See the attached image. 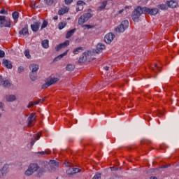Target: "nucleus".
Wrapping results in <instances>:
<instances>
[{"mask_svg": "<svg viewBox=\"0 0 179 179\" xmlns=\"http://www.w3.org/2000/svg\"><path fill=\"white\" fill-rule=\"evenodd\" d=\"M143 13H148V15H152L153 16H155V15H157V13H159V9H150L147 7L142 8L141 6H138L132 13L131 17L134 22H138V20H139L141 15H143Z\"/></svg>", "mask_w": 179, "mask_h": 179, "instance_id": "1", "label": "nucleus"}, {"mask_svg": "<svg viewBox=\"0 0 179 179\" xmlns=\"http://www.w3.org/2000/svg\"><path fill=\"white\" fill-rule=\"evenodd\" d=\"M45 168L49 171H55L59 167V163L55 160H50V162H45Z\"/></svg>", "mask_w": 179, "mask_h": 179, "instance_id": "2", "label": "nucleus"}, {"mask_svg": "<svg viewBox=\"0 0 179 179\" xmlns=\"http://www.w3.org/2000/svg\"><path fill=\"white\" fill-rule=\"evenodd\" d=\"M92 9H88V13H84L78 18V24L82 26V24H84V23H86L89 19L92 18Z\"/></svg>", "mask_w": 179, "mask_h": 179, "instance_id": "3", "label": "nucleus"}, {"mask_svg": "<svg viewBox=\"0 0 179 179\" xmlns=\"http://www.w3.org/2000/svg\"><path fill=\"white\" fill-rule=\"evenodd\" d=\"M39 166L37 164H31L29 166L27 170L24 172L25 176L29 177V176H33L37 170H38Z\"/></svg>", "mask_w": 179, "mask_h": 179, "instance_id": "4", "label": "nucleus"}, {"mask_svg": "<svg viewBox=\"0 0 179 179\" xmlns=\"http://www.w3.org/2000/svg\"><path fill=\"white\" fill-rule=\"evenodd\" d=\"M128 26H129V22L128 20H124L121 22V24L115 29L117 33H124L127 29H128Z\"/></svg>", "mask_w": 179, "mask_h": 179, "instance_id": "5", "label": "nucleus"}, {"mask_svg": "<svg viewBox=\"0 0 179 179\" xmlns=\"http://www.w3.org/2000/svg\"><path fill=\"white\" fill-rule=\"evenodd\" d=\"M90 61H92V55L89 52H85L82 57L79 58L78 63L83 64V62H90Z\"/></svg>", "mask_w": 179, "mask_h": 179, "instance_id": "6", "label": "nucleus"}, {"mask_svg": "<svg viewBox=\"0 0 179 179\" xmlns=\"http://www.w3.org/2000/svg\"><path fill=\"white\" fill-rule=\"evenodd\" d=\"M36 113H31L27 118V127L30 128L36 124Z\"/></svg>", "mask_w": 179, "mask_h": 179, "instance_id": "7", "label": "nucleus"}, {"mask_svg": "<svg viewBox=\"0 0 179 179\" xmlns=\"http://www.w3.org/2000/svg\"><path fill=\"white\" fill-rule=\"evenodd\" d=\"M45 162H43L42 167L40 168L36 171V177H43L44 176V173H45Z\"/></svg>", "mask_w": 179, "mask_h": 179, "instance_id": "8", "label": "nucleus"}, {"mask_svg": "<svg viewBox=\"0 0 179 179\" xmlns=\"http://www.w3.org/2000/svg\"><path fill=\"white\" fill-rule=\"evenodd\" d=\"M114 37H115V35L113 34V33H108L105 36L104 41L107 44H110L114 40Z\"/></svg>", "mask_w": 179, "mask_h": 179, "instance_id": "9", "label": "nucleus"}, {"mask_svg": "<svg viewBox=\"0 0 179 179\" xmlns=\"http://www.w3.org/2000/svg\"><path fill=\"white\" fill-rule=\"evenodd\" d=\"M69 43H70L69 41L66 40L64 43L57 45L55 48L56 51H59L61 48H66V47H68V45H69Z\"/></svg>", "mask_w": 179, "mask_h": 179, "instance_id": "10", "label": "nucleus"}, {"mask_svg": "<svg viewBox=\"0 0 179 179\" xmlns=\"http://www.w3.org/2000/svg\"><path fill=\"white\" fill-rule=\"evenodd\" d=\"M41 24V22L36 21L34 24H31V29L32 31H34L36 33V31H38V29H40V25Z\"/></svg>", "mask_w": 179, "mask_h": 179, "instance_id": "11", "label": "nucleus"}, {"mask_svg": "<svg viewBox=\"0 0 179 179\" xmlns=\"http://www.w3.org/2000/svg\"><path fill=\"white\" fill-rule=\"evenodd\" d=\"M166 4L168 5L169 8H171L172 9H174V8H177V6H178V3L174 0L167 1Z\"/></svg>", "mask_w": 179, "mask_h": 179, "instance_id": "12", "label": "nucleus"}, {"mask_svg": "<svg viewBox=\"0 0 179 179\" xmlns=\"http://www.w3.org/2000/svg\"><path fill=\"white\" fill-rule=\"evenodd\" d=\"M3 65H4V66H6V68H7L8 69H12L13 68L12 62L6 59H3Z\"/></svg>", "mask_w": 179, "mask_h": 179, "instance_id": "13", "label": "nucleus"}, {"mask_svg": "<svg viewBox=\"0 0 179 179\" xmlns=\"http://www.w3.org/2000/svg\"><path fill=\"white\" fill-rule=\"evenodd\" d=\"M29 69H30L31 72L37 73L38 69H40V67L38 66V64H31L29 65Z\"/></svg>", "mask_w": 179, "mask_h": 179, "instance_id": "14", "label": "nucleus"}, {"mask_svg": "<svg viewBox=\"0 0 179 179\" xmlns=\"http://www.w3.org/2000/svg\"><path fill=\"white\" fill-rule=\"evenodd\" d=\"M0 86H3V87H10L12 86V84H10V82L9 80H0Z\"/></svg>", "mask_w": 179, "mask_h": 179, "instance_id": "15", "label": "nucleus"}, {"mask_svg": "<svg viewBox=\"0 0 179 179\" xmlns=\"http://www.w3.org/2000/svg\"><path fill=\"white\" fill-rule=\"evenodd\" d=\"M12 24V21L10 20H6V17L4 16V20H3V27H10Z\"/></svg>", "mask_w": 179, "mask_h": 179, "instance_id": "16", "label": "nucleus"}, {"mask_svg": "<svg viewBox=\"0 0 179 179\" xmlns=\"http://www.w3.org/2000/svg\"><path fill=\"white\" fill-rule=\"evenodd\" d=\"M19 34L22 35V36H26L27 34H29V28H28V26L27 25H25L24 27H23L22 29V30H20L19 31Z\"/></svg>", "mask_w": 179, "mask_h": 179, "instance_id": "17", "label": "nucleus"}, {"mask_svg": "<svg viewBox=\"0 0 179 179\" xmlns=\"http://www.w3.org/2000/svg\"><path fill=\"white\" fill-rule=\"evenodd\" d=\"M104 48H106V46L103 44L98 43L96 45V54H99V52H100V51H103V50H104Z\"/></svg>", "mask_w": 179, "mask_h": 179, "instance_id": "18", "label": "nucleus"}, {"mask_svg": "<svg viewBox=\"0 0 179 179\" xmlns=\"http://www.w3.org/2000/svg\"><path fill=\"white\" fill-rule=\"evenodd\" d=\"M6 101H9V102L15 101V100H16V96H15V95H6Z\"/></svg>", "mask_w": 179, "mask_h": 179, "instance_id": "19", "label": "nucleus"}, {"mask_svg": "<svg viewBox=\"0 0 179 179\" xmlns=\"http://www.w3.org/2000/svg\"><path fill=\"white\" fill-rule=\"evenodd\" d=\"M66 71H68L69 72L75 71V65L72 64H67L66 66Z\"/></svg>", "mask_w": 179, "mask_h": 179, "instance_id": "20", "label": "nucleus"}, {"mask_svg": "<svg viewBox=\"0 0 179 179\" xmlns=\"http://www.w3.org/2000/svg\"><path fill=\"white\" fill-rule=\"evenodd\" d=\"M8 169H9L8 165H4L3 168L0 169V171L1 172V174H3V176H6V174H8Z\"/></svg>", "mask_w": 179, "mask_h": 179, "instance_id": "21", "label": "nucleus"}, {"mask_svg": "<svg viewBox=\"0 0 179 179\" xmlns=\"http://www.w3.org/2000/svg\"><path fill=\"white\" fill-rule=\"evenodd\" d=\"M30 79L33 81L37 80V73L31 71L29 73Z\"/></svg>", "mask_w": 179, "mask_h": 179, "instance_id": "22", "label": "nucleus"}, {"mask_svg": "<svg viewBox=\"0 0 179 179\" xmlns=\"http://www.w3.org/2000/svg\"><path fill=\"white\" fill-rule=\"evenodd\" d=\"M75 31H76V29L69 31L66 34V38H69L72 37V36H73Z\"/></svg>", "mask_w": 179, "mask_h": 179, "instance_id": "23", "label": "nucleus"}, {"mask_svg": "<svg viewBox=\"0 0 179 179\" xmlns=\"http://www.w3.org/2000/svg\"><path fill=\"white\" fill-rule=\"evenodd\" d=\"M59 79L57 78H50V80L48 81V83H49V85L51 86V85H54V83H57Z\"/></svg>", "mask_w": 179, "mask_h": 179, "instance_id": "24", "label": "nucleus"}, {"mask_svg": "<svg viewBox=\"0 0 179 179\" xmlns=\"http://www.w3.org/2000/svg\"><path fill=\"white\" fill-rule=\"evenodd\" d=\"M68 51H69V50H66L64 53H62V54L59 55V56H57V57H55V60L58 61V59H61L62 58H64V57H65L66 55H68Z\"/></svg>", "mask_w": 179, "mask_h": 179, "instance_id": "25", "label": "nucleus"}, {"mask_svg": "<svg viewBox=\"0 0 179 179\" xmlns=\"http://www.w3.org/2000/svg\"><path fill=\"white\" fill-rule=\"evenodd\" d=\"M55 1L57 0H44V2L45 5H47L48 6H52V5L54 4V2H55Z\"/></svg>", "mask_w": 179, "mask_h": 179, "instance_id": "26", "label": "nucleus"}, {"mask_svg": "<svg viewBox=\"0 0 179 179\" xmlns=\"http://www.w3.org/2000/svg\"><path fill=\"white\" fill-rule=\"evenodd\" d=\"M48 43H49L48 40L47 39L42 41V43H41L42 47H43V48H48L49 47Z\"/></svg>", "mask_w": 179, "mask_h": 179, "instance_id": "27", "label": "nucleus"}, {"mask_svg": "<svg viewBox=\"0 0 179 179\" xmlns=\"http://www.w3.org/2000/svg\"><path fill=\"white\" fill-rule=\"evenodd\" d=\"M83 50V47H78L77 48H75L73 50V54L76 55V54H79L80 52V51H82Z\"/></svg>", "mask_w": 179, "mask_h": 179, "instance_id": "28", "label": "nucleus"}, {"mask_svg": "<svg viewBox=\"0 0 179 179\" xmlns=\"http://www.w3.org/2000/svg\"><path fill=\"white\" fill-rule=\"evenodd\" d=\"M13 18L14 19L15 22H17V19H19V13L18 12H14L13 13Z\"/></svg>", "mask_w": 179, "mask_h": 179, "instance_id": "29", "label": "nucleus"}, {"mask_svg": "<svg viewBox=\"0 0 179 179\" xmlns=\"http://www.w3.org/2000/svg\"><path fill=\"white\" fill-rule=\"evenodd\" d=\"M66 12H68V10H66V8H61L58 11V15H65V13H66Z\"/></svg>", "mask_w": 179, "mask_h": 179, "instance_id": "30", "label": "nucleus"}, {"mask_svg": "<svg viewBox=\"0 0 179 179\" xmlns=\"http://www.w3.org/2000/svg\"><path fill=\"white\" fill-rule=\"evenodd\" d=\"M24 54L28 59H30V58H31V55H30V50H26Z\"/></svg>", "mask_w": 179, "mask_h": 179, "instance_id": "31", "label": "nucleus"}, {"mask_svg": "<svg viewBox=\"0 0 179 179\" xmlns=\"http://www.w3.org/2000/svg\"><path fill=\"white\" fill-rule=\"evenodd\" d=\"M48 26V22L47 20H43V24L41 27V30H43V29H45Z\"/></svg>", "mask_w": 179, "mask_h": 179, "instance_id": "32", "label": "nucleus"}, {"mask_svg": "<svg viewBox=\"0 0 179 179\" xmlns=\"http://www.w3.org/2000/svg\"><path fill=\"white\" fill-rule=\"evenodd\" d=\"M66 26V22H60L58 24V27L59 30H62V29H64V27H65Z\"/></svg>", "mask_w": 179, "mask_h": 179, "instance_id": "33", "label": "nucleus"}, {"mask_svg": "<svg viewBox=\"0 0 179 179\" xmlns=\"http://www.w3.org/2000/svg\"><path fill=\"white\" fill-rule=\"evenodd\" d=\"M106 6H107V1H103L101 4V6L99 7V9H105Z\"/></svg>", "mask_w": 179, "mask_h": 179, "instance_id": "34", "label": "nucleus"}, {"mask_svg": "<svg viewBox=\"0 0 179 179\" xmlns=\"http://www.w3.org/2000/svg\"><path fill=\"white\" fill-rule=\"evenodd\" d=\"M158 8L161 9L162 10H166L167 9V6L166 4H160Z\"/></svg>", "mask_w": 179, "mask_h": 179, "instance_id": "35", "label": "nucleus"}, {"mask_svg": "<svg viewBox=\"0 0 179 179\" xmlns=\"http://www.w3.org/2000/svg\"><path fill=\"white\" fill-rule=\"evenodd\" d=\"M37 104H38V102H36V101H33V102H30L28 104L27 107H28V108H30V107H33L34 106H36Z\"/></svg>", "mask_w": 179, "mask_h": 179, "instance_id": "36", "label": "nucleus"}, {"mask_svg": "<svg viewBox=\"0 0 179 179\" xmlns=\"http://www.w3.org/2000/svg\"><path fill=\"white\" fill-rule=\"evenodd\" d=\"M4 15H0V27H3Z\"/></svg>", "mask_w": 179, "mask_h": 179, "instance_id": "37", "label": "nucleus"}, {"mask_svg": "<svg viewBox=\"0 0 179 179\" xmlns=\"http://www.w3.org/2000/svg\"><path fill=\"white\" fill-rule=\"evenodd\" d=\"M50 83L47 81L45 84H43L41 87L42 89H47V87H50Z\"/></svg>", "mask_w": 179, "mask_h": 179, "instance_id": "38", "label": "nucleus"}, {"mask_svg": "<svg viewBox=\"0 0 179 179\" xmlns=\"http://www.w3.org/2000/svg\"><path fill=\"white\" fill-rule=\"evenodd\" d=\"M101 173H96L92 179H101Z\"/></svg>", "mask_w": 179, "mask_h": 179, "instance_id": "39", "label": "nucleus"}, {"mask_svg": "<svg viewBox=\"0 0 179 179\" xmlns=\"http://www.w3.org/2000/svg\"><path fill=\"white\" fill-rule=\"evenodd\" d=\"M71 170L73 171V174H76V173H79V171H80V169L78 168H72Z\"/></svg>", "mask_w": 179, "mask_h": 179, "instance_id": "40", "label": "nucleus"}, {"mask_svg": "<svg viewBox=\"0 0 179 179\" xmlns=\"http://www.w3.org/2000/svg\"><path fill=\"white\" fill-rule=\"evenodd\" d=\"M66 173H67V174H69V175H73V174H74L72 168H69V169L67 170Z\"/></svg>", "mask_w": 179, "mask_h": 179, "instance_id": "41", "label": "nucleus"}, {"mask_svg": "<svg viewBox=\"0 0 179 179\" xmlns=\"http://www.w3.org/2000/svg\"><path fill=\"white\" fill-rule=\"evenodd\" d=\"M5 57V52L0 50V58H3Z\"/></svg>", "mask_w": 179, "mask_h": 179, "instance_id": "42", "label": "nucleus"}, {"mask_svg": "<svg viewBox=\"0 0 179 179\" xmlns=\"http://www.w3.org/2000/svg\"><path fill=\"white\" fill-rule=\"evenodd\" d=\"M0 13H1V15H8V11L5 10V9H2V10H1V11H0Z\"/></svg>", "mask_w": 179, "mask_h": 179, "instance_id": "43", "label": "nucleus"}, {"mask_svg": "<svg viewBox=\"0 0 179 179\" xmlns=\"http://www.w3.org/2000/svg\"><path fill=\"white\" fill-rule=\"evenodd\" d=\"M64 1H65L66 5H71V3H72V2L73 1V0H64Z\"/></svg>", "mask_w": 179, "mask_h": 179, "instance_id": "44", "label": "nucleus"}, {"mask_svg": "<svg viewBox=\"0 0 179 179\" xmlns=\"http://www.w3.org/2000/svg\"><path fill=\"white\" fill-rule=\"evenodd\" d=\"M38 155H41L43 156L44 155H48V153H47V152L45 151H41V152H38Z\"/></svg>", "mask_w": 179, "mask_h": 179, "instance_id": "45", "label": "nucleus"}, {"mask_svg": "<svg viewBox=\"0 0 179 179\" xmlns=\"http://www.w3.org/2000/svg\"><path fill=\"white\" fill-rule=\"evenodd\" d=\"M44 100H45V97H44L42 99H39V100L35 101H36V103H38V104H40V103H43L44 101Z\"/></svg>", "mask_w": 179, "mask_h": 179, "instance_id": "46", "label": "nucleus"}, {"mask_svg": "<svg viewBox=\"0 0 179 179\" xmlns=\"http://www.w3.org/2000/svg\"><path fill=\"white\" fill-rule=\"evenodd\" d=\"M23 71H24V69L23 68V66H20V67L18 68L19 73L23 72Z\"/></svg>", "mask_w": 179, "mask_h": 179, "instance_id": "47", "label": "nucleus"}, {"mask_svg": "<svg viewBox=\"0 0 179 179\" xmlns=\"http://www.w3.org/2000/svg\"><path fill=\"white\" fill-rule=\"evenodd\" d=\"M40 138H41V134H38L36 137L34 138V140L36 141H38V139H40Z\"/></svg>", "mask_w": 179, "mask_h": 179, "instance_id": "48", "label": "nucleus"}, {"mask_svg": "<svg viewBox=\"0 0 179 179\" xmlns=\"http://www.w3.org/2000/svg\"><path fill=\"white\" fill-rule=\"evenodd\" d=\"M34 143H36V141L34 139L31 141L30 143V148H33V146L34 145Z\"/></svg>", "mask_w": 179, "mask_h": 179, "instance_id": "49", "label": "nucleus"}, {"mask_svg": "<svg viewBox=\"0 0 179 179\" xmlns=\"http://www.w3.org/2000/svg\"><path fill=\"white\" fill-rule=\"evenodd\" d=\"M170 164H165V165H163L161 169H167V167H170Z\"/></svg>", "mask_w": 179, "mask_h": 179, "instance_id": "50", "label": "nucleus"}, {"mask_svg": "<svg viewBox=\"0 0 179 179\" xmlns=\"http://www.w3.org/2000/svg\"><path fill=\"white\" fill-rule=\"evenodd\" d=\"M77 5H85V2L83 1H78Z\"/></svg>", "mask_w": 179, "mask_h": 179, "instance_id": "51", "label": "nucleus"}, {"mask_svg": "<svg viewBox=\"0 0 179 179\" xmlns=\"http://www.w3.org/2000/svg\"><path fill=\"white\" fill-rule=\"evenodd\" d=\"M85 27H87V29H93V26L92 25L85 24Z\"/></svg>", "mask_w": 179, "mask_h": 179, "instance_id": "52", "label": "nucleus"}, {"mask_svg": "<svg viewBox=\"0 0 179 179\" xmlns=\"http://www.w3.org/2000/svg\"><path fill=\"white\" fill-rule=\"evenodd\" d=\"M31 8H33L34 9H36V3H31Z\"/></svg>", "mask_w": 179, "mask_h": 179, "instance_id": "53", "label": "nucleus"}, {"mask_svg": "<svg viewBox=\"0 0 179 179\" xmlns=\"http://www.w3.org/2000/svg\"><path fill=\"white\" fill-rule=\"evenodd\" d=\"M53 20H58V16H57V15H55V16L53 17Z\"/></svg>", "mask_w": 179, "mask_h": 179, "instance_id": "54", "label": "nucleus"}, {"mask_svg": "<svg viewBox=\"0 0 179 179\" xmlns=\"http://www.w3.org/2000/svg\"><path fill=\"white\" fill-rule=\"evenodd\" d=\"M0 108H3V103L0 102Z\"/></svg>", "mask_w": 179, "mask_h": 179, "instance_id": "55", "label": "nucleus"}, {"mask_svg": "<svg viewBox=\"0 0 179 179\" xmlns=\"http://www.w3.org/2000/svg\"><path fill=\"white\" fill-rule=\"evenodd\" d=\"M150 179H157V177L156 176H151Z\"/></svg>", "mask_w": 179, "mask_h": 179, "instance_id": "56", "label": "nucleus"}, {"mask_svg": "<svg viewBox=\"0 0 179 179\" xmlns=\"http://www.w3.org/2000/svg\"><path fill=\"white\" fill-rule=\"evenodd\" d=\"M104 69H105V71H108V69H110V67H108V66H105V67H104Z\"/></svg>", "mask_w": 179, "mask_h": 179, "instance_id": "57", "label": "nucleus"}, {"mask_svg": "<svg viewBox=\"0 0 179 179\" xmlns=\"http://www.w3.org/2000/svg\"><path fill=\"white\" fill-rule=\"evenodd\" d=\"M3 177V175L1 171H0V178H2Z\"/></svg>", "mask_w": 179, "mask_h": 179, "instance_id": "58", "label": "nucleus"}, {"mask_svg": "<svg viewBox=\"0 0 179 179\" xmlns=\"http://www.w3.org/2000/svg\"><path fill=\"white\" fill-rule=\"evenodd\" d=\"M155 68H157L158 71H160V69H159V67L157 66V64H155Z\"/></svg>", "mask_w": 179, "mask_h": 179, "instance_id": "59", "label": "nucleus"}, {"mask_svg": "<svg viewBox=\"0 0 179 179\" xmlns=\"http://www.w3.org/2000/svg\"><path fill=\"white\" fill-rule=\"evenodd\" d=\"M122 12H124V9L120 10L119 11V13L121 14V13H122Z\"/></svg>", "mask_w": 179, "mask_h": 179, "instance_id": "60", "label": "nucleus"}, {"mask_svg": "<svg viewBox=\"0 0 179 179\" xmlns=\"http://www.w3.org/2000/svg\"><path fill=\"white\" fill-rule=\"evenodd\" d=\"M158 113H159V115H163L162 112L159 111Z\"/></svg>", "mask_w": 179, "mask_h": 179, "instance_id": "61", "label": "nucleus"}, {"mask_svg": "<svg viewBox=\"0 0 179 179\" xmlns=\"http://www.w3.org/2000/svg\"><path fill=\"white\" fill-rule=\"evenodd\" d=\"M77 12H79L80 10L79 8L76 9Z\"/></svg>", "mask_w": 179, "mask_h": 179, "instance_id": "62", "label": "nucleus"}, {"mask_svg": "<svg viewBox=\"0 0 179 179\" xmlns=\"http://www.w3.org/2000/svg\"><path fill=\"white\" fill-rule=\"evenodd\" d=\"M0 117H2V114L0 113Z\"/></svg>", "mask_w": 179, "mask_h": 179, "instance_id": "63", "label": "nucleus"}, {"mask_svg": "<svg viewBox=\"0 0 179 179\" xmlns=\"http://www.w3.org/2000/svg\"><path fill=\"white\" fill-rule=\"evenodd\" d=\"M126 8H131V6H129V7H126Z\"/></svg>", "mask_w": 179, "mask_h": 179, "instance_id": "64", "label": "nucleus"}]
</instances>
